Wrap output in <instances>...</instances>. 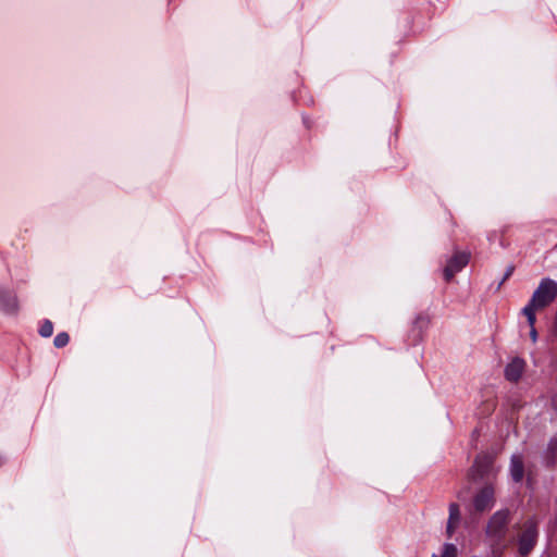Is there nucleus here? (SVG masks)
Wrapping results in <instances>:
<instances>
[{"label":"nucleus","instance_id":"9","mask_svg":"<svg viewBox=\"0 0 557 557\" xmlns=\"http://www.w3.org/2000/svg\"><path fill=\"white\" fill-rule=\"evenodd\" d=\"M492 465H493V458L487 455H482V456L476 457L473 467L476 470L478 474L480 476H483L484 474L487 473V471L490 470Z\"/></svg>","mask_w":557,"mask_h":557},{"label":"nucleus","instance_id":"2","mask_svg":"<svg viewBox=\"0 0 557 557\" xmlns=\"http://www.w3.org/2000/svg\"><path fill=\"white\" fill-rule=\"evenodd\" d=\"M20 311L18 298L15 290L7 284L0 283V312L15 317Z\"/></svg>","mask_w":557,"mask_h":557},{"label":"nucleus","instance_id":"10","mask_svg":"<svg viewBox=\"0 0 557 557\" xmlns=\"http://www.w3.org/2000/svg\"><path fill=\"white\" fill-rule=\"evenodd\" d=\"M557 454V438H552L547 444V448L544 453V459L547 465L553 463L554 458Z\"/></svg>","mask_w":557,"mask_h":557},{"label":"nucleus","instance_id":"13","mask_svg":"<svg viewBox=\"0 0 557 557\" xmlns=\"http://www.w3.org/2000/svg\"><path fill=\"white\" fill-rule=\"evenodd\" d=\"M70 342V336L66 332H60L55 335L53 339V345L57 348H63Z\"/></svg>","mask_w":557,"mask_h":557},{"label":"nucleus","instance_id":"7","mask_svg":"<svg viewBox=\"0 0 557 557\" xmlns=\"http://www.w3.org/2000/svg\"><path fill=\"white\" fill-rule=\"evenodd\" d=\"M524 364L523 359L513 358L505 368V377L510 382L519 381L524 370Z\"/></svg>","mask_w":557,"mask_h":557},{"label":"nucleus","instance_id":"3","mask_svg":"<svg viewBox=\"0 0 557 557\" xmlns=\"http://www.w3.org/2000/svg\"><path fill=\"white\" fill-rule=\"evenodd\" d=\"M509 520V511L502 509L496 511L490 519L486 527V534L497 540L502 539L506 531V525Z\"/></svg>","mask_w":557,"mask_h":557},{"label":"nucleus","instance_id":"6","mask_svg":"<svg viewBox=\"0 0 557 557\" xmlns=\"http://www.w3.org/2000/svg\"><path fill=\"white\" fill-rule=\"evenodd\" d=\"M494 499V490L491 486L483 487L474 497L473 505L475 510L484 511L492 507Z\"/></svg>","mask_w":557,"mask_h":557},{"label":"nucleus","instance_id":"18","mask_svg":"<svg viewBox=\"0 0 557 557\" xmlns=\"http://www.w3.org/2000/svg\"><path fill=\"white\" fill-rule=\"evenodd\" d=\"M421 323L426 324L428 321L421 317H418L417 320L414 321V324L420 325Z\"/></svg>","mask_w":557,"mask_h":557},{"label":"nucleus","instance_id":"12","mask_svg":"<svg viewBox=\"0 0 557 557\" xmlns=\"http://www.w3.org/2000/svg\"><path fill=\"white\" fill-rule=\"evenodd\" d=\"M40 336L47 338L53 333V324L50 320H44L38 330Z\"/></svg>","mask_w":557,"mask_h":557},{"label":"nucleus","instance_id":"14","mask_svg":"<svg viewBox=\"0 0 557 557\" xmlns=\"http://www.w3.org/2000/svg\"><path fill=\"white\" fill-rule=\"evenodd\" d=\"M460 520V510H459V506L455 503H451L449 505V517H448V521L449 522H455V523H458Z\"/></svg>","mask_w":557,"mask_h":557},{"label":"nucleus","instance_id":"1","mask_svg":"<svg viewBox=\"0 0 557 557\" xmlns=\"http://www.w3.org/2000/svg\"><path fill=\"white\" fill-rule=\"evenodd\" d=\"M557 298V282L550 277H544L533 292L529 302L523 307L522 313L527 317L529 325L535 324V311L544 309Z\"/></svg>","mask_w":557,"mask_h":557},{"label":"nucleus","instance_id":"17","mask_svg":"<svg viewBox=\"0 0 557 557\" xmlns=\"http://www.w3.org/2000/svg\"><path fill=\"white\" fill-rule=\"evenodd\" d=\"M531 326V331H530V337L532 338L533 342H536L537 339V333H536V330L534 327V324L533 325H530Z\"/></svg>","mask_w":557,"mask_h":557},{"label":"nucleus","instance_id":"5","mask_svg":"<svg viewBox=\"0 0 557 557\" xmlns=\"http://www.w3.org/2000/svg\"><path fill=\"white\" fill-rule=\"evenodd\" d=\"M470 260V253L466 251L456 252L446 263L443 274L444 278L449 282L455 274L460 272Z\"/></svg>","mask_w":557,"mask_h":557},{"label":"nucleus","instance_id":"8","mask_svg":"<svg viewBox=\"0 0 557 557\" xmlns=\"http://www.w3.org/2000/svg\"><path fill=\"white\" fill-rule=\"evenodd\" d=\"M510 476L513 482L519 483L524 476L523 458L520 454H513L510 458L509 466Z\"/></svg>","mask_w":557,"mask_h":557},{"label":"nucleus","instance_id":"16","mask_svg":"<svg viewBox=\"0 0 557 557\" xmlns=\"http://www.w3.org/2000/svg\"><path fill=\"white\" fill-rule=\"evenodd\" d=\"M512 272H513V268H512V267H509V268L506 270V272H505V274H504L503 280L500 281L499 286H500V285H502V284H503V283H504V282H505V281H506L510 275H511V274H512Z\"/></svg>","mask_w":557,"mask_h":557},{"label":"nucleus","instance_id":"15","mask_svg":"<svg viewBox=\"0 0 557 557\" xmlns=\"http://www.w3.org/2000/svg\"><path fill=\"white\" fill-rule=\"evenodd\" d=\"M457 524L458 523L447 521L446 532L448 537H451Z\"/></svg>","mask_w":557,"mask_h":557},{"label":"nucleus","instance_id":"11","mask_svg":"<svg viewBox=\"0 0 557 557\" xmlns=\"http://www.w3.org/2000/svg\"><path fill=\"white\" fill-rule=\"evenodd\" d=\"M431 557H458V548L453 543H444L441 555L433 554Z\"/></svg>","mask_w":557,"mask_h":557},{"label":"nucleus","instance_id":"4","mask_svg":"<svg viewBox=\"0 0 557 557\" xmlns=\"http://www.w3.org/2000/svg\"><path fill=\"white\" fill-rule=\"evenodd\" d=\"M537 539V528L533 520L527 521L524 529L519 537V553L522 556L528 555L534 547Z\"/></svg>","mask_w":557,"mask_h":557},{"label":"nucleus","instance_id":"19","mask_svg":"<svg viewBox=\"0 0 557 557\" xmlns=\"http://www.w3.org/2000/svg\"><path fill=\"white\" fill-rule=\"evenodd\" d=\"M3 463V457L0 455V466Z\"/></svg>","mask_w":557,"mask_h":557}]
</instances>
